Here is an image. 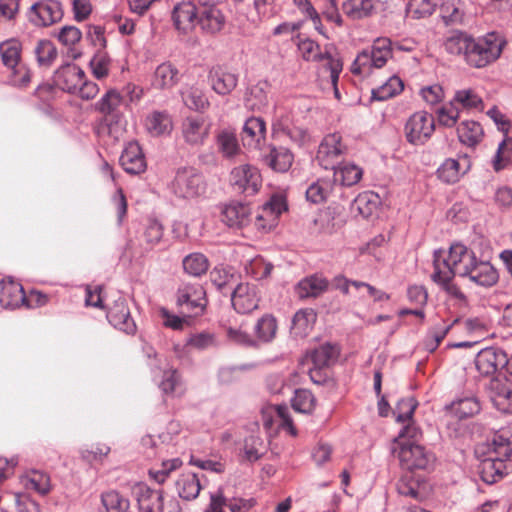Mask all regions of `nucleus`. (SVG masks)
Instances as JSON below:
<instances>
[{
	"label": "nucleus",
	"instance_id": "nucleus-1",
	"mask_svg": "<svg viewBox=\"0 0 512 512\" xmlns=\"http://www.w3.org/2000/svg\"><path fill=\"white\" fill-rule=\"evenodd\" d=\"M505 44V39L496 32L475 38L455 31L446 38L444 47L449 54L461 56L469 66L484 68L500 57Z\"/></svg>",
	"mask_w": 512,
	"mask_h": 512
},
{
	"label": "nucleus",
	"instance_id": "nucleus-2",
	"mask_svg": "<svg viewBox=\"0 0 512 512\" xmlns=\"http://www.w3.org/2000/svg\"><path fill=\"white\" fill-rule=\"evenodd\" d=\"M446 257L460 277L482 287H492L498 282L499 275L492 264L478 259L475 252L461 243L452 244Z\"/></svg>",
	"mask_w": 512,
	"mask_h": 512
},
{
	"label": "nucleus",
	"instance_id": "nucleus-3",
	"mask_svg": "<svg viewBox=\"0 0 512 512\" xmlns=\"http://www.w3.org/2000/svg\"><path fill=\"white\" fill-rule=\"evenodd\" d=\"M512 457V431L500 429L487 443V456L481 461L479 474L483 482L494 484L508 473L507 462Z\"/></svg>",
	"mask_w": 512,
	"mask_h": 512
},
{
	"label": "nucleus",
	"instance_id": "nucleus-4",
	"mask_svg": "<svg viewBox=\"0 0 512 512\" xmlns=\"http://www.w3.org/2000/svg\"><path fill=\"white\" fill-rule=\"evenodd\" d=\"M390 451L394 457L398 458L401 467L406 470H424L434 463L433 454L414 442L393 440Z\"/></svg>",
	"mask_w": 512,
	"mask_h": 512
},
{
	"label": "nucleus",
	"instance_id": "nucleus-5",
	"mask_svg": "<svg viewBox=\"0 0 512 512\" xmlns=\"http://www.w3.org/2000/svg\"><path fill=\"white\" fill-rule=\"evenodd\" d=\"M170 189L179 198L193 199L205 193L206 183L204 176L197 169L182 167L176 171Z\"/></svg>",
	"mask_w": 512,
	"mask_h": 512
},
{
	"label": "nucleus",
	"instance_id": "nucleus-6",
	"mask_svg": "<svg viewBox=\"0 0 512 512\" xmlns=\"http://www.w3.org/2000/svg\"><path fill=\"white\" fill-rule=\"evenodd\" d=\"M449 259L444 250H436L433 254L434 272L431 275L432 280L440 285L452 297L465 300L466 296L460 288L452 282L457 273L451 267Z\"/></svg>",
	"mask_w": 512,
	"mask_h": 512
},
{
	"label": "nucleus",
	"instance_id": "nucleus-7",
	"mask_svg": "<svg viewBox=\"0 0 512 512\" xmlns=\"http://www.w3.org/2000/svg\"><path fill=\"white\" fill-rule=\"evenodd\" d=\"M176 304L190 315H202L206 305V292L198 283L182 282L176 291Z\"/></svg>",
	"mask_w": 512,
	"mask_h": 512
},
{
	"label": "nucleus",
	"instance_id": "nucleus-8",
	"mask_svg": "<svg viewBox=\"0 0 512 512\" xmlns=\"http://www.w3.org/2000/svg\"><path fill=\"white\" fill-rule=\"evenodd\" d=\"M346 152L347 146L343 143L341 135L329 134L323 138L318 147L316 161L324 169L333 170L341 164Z\"/></svg>",
	"mask_w": 512,
	"mask_h": 512
},
{
	"label": "nucleus",
	"instance_id": "nucleus-9",
	"mask_svg": "<svg viewBox=\"0 0 512 512\" xmlns=\"http://www.w3.org/2000/svg\"><path fill=\"white\" fill-rule=\"evenodd\" d=\"M484 391L493 406L502 413H512V384L503 374H497L484 384Z\"/></svg>",
	"mask_w": 512,
	"mask_h": 512
},
{
	"label": "nucleus",
	"instance_id": "nucleus-10",
	"mask_svg": "<svg viewBox=\"0 0 512 512\" xmlns=\"http://www.w3.org/2000/svg\"><path fill=\"white\" fill-rule=\"evenodd\" d=\"M435 130L434 117L426 111L412 114L405 124V136L409 143L424 144Z\"/></svg>",
	"mask_w": 512,
	"mask_h": 512
},
{
	"label": "nucleus",
	"instance_id": "nucleus-11",
	"mask_svg": "<svg viewBox=\"0 0 512 512\" xmlns=\"http://www.w3.org/2000/svg\"><path fill=\"white\" fill-rule=\"evenodd\" d=\"M84 71L75 65L66 63V92L78 94L82 99L94 98L99 89L96 83L85 79Z\"/></svg>",
	"mask_w": 512,
	"mask_h": 512
},
{
	"label": "nucleus",
	"instance_id": "nucleus-12",
	"mask_svg": "<svg viewBox=\"0 0 512 512\" xmlns=\"http://www.w3.org/2000/svg\"><path fill=\"white\" fill-rule=\"evenodd\" d=\"M231 184L240 192L253 195L258 192L262 178L259 170L249 164L235 167L231 171Z\"/></svg>",
	"mask_w": 512,
	"mask_h": 512
},
{
	"label": "nucleus",
	"instance_id": "nucleus-13",
	"mask_svg": "<svg viewBox=\"0 0 512 512\" xmlns=\"http://www.w3.org/2000/svg\"><path fill=\"white\" fill-rule=\"evenodd\" d=\"M287 206L282 196L275 195L266 202L255 218L254 225L259 231L267 232L278 223L279 216L286 211Z\"/></svg>",
	"mask_w": 512,
	"mask_h": 512
},
{
	"label": "nucleus",
	"instance_id": "nucleus-14",
	"mask_svg": "<svg viewBox=\"0 0 512 512\" xmlns=\"http://www.w3.org/2000/svg\"><path fill=\"white\" fill-rule=\"evenodd\" d=\"M508 363L507 354L499 348L488 347L476 355L475 366L483 376H492Z\"/></svg>",
	"mask_w": 512,
	"mask_h": 512
},
{
	"label": "nucleus",
	"instance_id": "nucleus-15",
	"mask_svg": "<svg viewBox=\"0 0 512 512\" xmlns=\"http://www.w3.org/2000/svg\"><path fill=\"white\" fill-rule=\"evenodd\" d=\"M63 15L59 1L45 0L30 7L29 18L35 25L48 26L61 20Z\"/></svg>",
	"mask_w": 512,
	"mask_h": 512
},
{
	"label": "nucleus",
	"instance_id": "nucleus-16",
	"mask_svg": "<svg viewBox=\"0 0 512 512\" xmlns=\"http://www.w3.org/2000/svg\"><path fill=\"white\" fill-rule=\"evenodd\" d=\"M198 9L192 1L176 4L171 13L174 28L184 35L192 32L197 24Z\"/></svg>",
	"mask_w": 512,
	"mask_h": 512
},
{
	"label": "nucleus",
	"instance_id": "nucleus-17",
	"mask_svg": "<svg viewBox=\"0 0 512 512\" xmlns=\"http://www.w3.org/2000/svg\"><path fill=\"white\" fill-rule=\"evenodd\" d=\"M107 320L116 329L123 331L127 334H134L136 332V324L128 307L125 298L119 297L114 301L113 305L109 306L106 314Z\"/></svg>",
	"mask_w": 512,
	"mask_h": 512
},
{
	"label": "nucleus",
	"instance_id": "nucleus-18",
	"mask_svg": "<svg viewBox=\"0 0 512 512\" xmlns=\"http://www.w3.org/2000/svg\"><path fill=\"white\" fill-rule=\"evenodd\" d=\"M211 124L202 116H187L181 125L182 136L190 145H201L210 133Z\"/></svg>",
	"mask_w": 512,
	"mask_h": 512
},
{
	"label": "nucleus",
	"instance_id": "nucleus-19",
	"mask_svg": "<svg viewBox=\"0 0 512 512\" xmlns=\"http://www.w3.org/2000/svg\"><path fill=\"white\" fill-rule=\"evenodd\" d=\"M140 512H163L164 497L162 490L152 489L145 483L133 487Z\"/></svg>",
	"mask_w": 512,
	"mask_h": 512
},
{
	"label": "nucleus",
	"instance_id": "nucleus-20",
	"mask_svg": "<svg viewBox=\"0 0 512 512\" xmlns=\"http://www.w3.org/2000/svg\"><path fill=\"white\" fill-rule=\"evenodd\" d=\"M225 23V16L222 11L216 7V4H200L197 24H199L203 32L216 34L224 28Z\"/></svg>",
	"mask_w": 512,
	"mask_h": 512
},
{
	"label": "nucleus",
	"instance_id": "nucleus-21",
	"mask_svg": "<svg viewBox=\"0 0 512 512\" xmlns=\"http://www.w3.org/2000/svg\"><path fill=\"white\" fill-rule=\"evenodd\" d=\"M231 302L233 308L241 314L250 313L257 309L259 299L255 286L248 283L238 284L232 291Z\"/></svg>",
	"mask_w": 512,
	"mask_h": 512
},
{
	"label": "nucleus",
	"instance_id": "nucleus-22",
	"mask_svg": "<svg viewBox=\"0 0 512 512\" xmlns=\"http://www.w3.org/2000/svg\"><path fill=\"white\" fill-rule=\"evenodd\" d=\"M209 81L215 93L229 95L238 84V74L223 66H215L209 72Z\"/></svg>",
	"mask_w": 512,
	"mask_h": 512
},
{
	"label": "nucleus",
	"instance_id": "nucleus-23",
	"mask_svg": "<svg viewBox=\"0 0 512 512\" xmlns=\"http://www.w3.org/2000/svg\"><path fill=\"white\" fill-rule=\"evenodd\" d=\"M26 295L20 283L11 278L0 281V305L5 309H15L25 305Z\"/></svg>",
	"mask_w": 512,
	"mask_h": 512
},
{
	"label": "nucleus",
	"instance_id": "nucleus-24",
	"mask_svg": "<svg viewBox=\"0 0 512 512\" xmlns=\"http://www.w3.org/2000/svg\"><path fill=\"white\" fill-rule=\"evenodd\" d=\"M120 164L127 173L133 175L141 174L146 170L145 156L137 142L132 141L125 146L120 156Z\"/></svg>",
	"mask_w": 512,
	"mask_h": 512
},
{
	"label": "nucleus",
	"instance_id": "nucleus-25",
	"mask_svg": "<svg viewBox=\"0 0 512 512\" xmlns=\"http://www.w3.org/2000/svg\"><path fill=\"white\" fill-rule=\"evenodd\" d=\"M251 209L248 205L232 202L222 210V221L230 228L241 229L249 224Z\"/></svg>",
	"mask_w": 512,
	"mask_h": 512
},
{
	"label": "nucleus",
	"instance_id": "nucleus-26",
	"mask_svg": "<svg viewBox=\"0 0 512 512\" xmlns=\"http://www.w3.org/2000/svg\"><path fill=\"white\" fill-rule=\"evenodd\" d=\"M263 161L277 172H286L292 166L294 155L285 147L269 145L267 152L262 154Z\"/></svg>",
	"mask_w": 512,
	"mask_h": 512
},
{
	"label": "nucleus",
	"instance_id": "nucleus-27",
	"mask_svg": "<svg viewBox=\"0 0 512 512\" xmlns=\"http://www.w3.org/2000/svg\"><path fill=\"white\" fill-rule=\"evenodd\" d=\"M266 134L265 121L258 117H250L244 123L241 137L244 146L258 149Z\"/></svg>",
	"mask_w": 512,
	"mask_h": 512
},
{
	"label": "nucleus",
	"instance_id": "nucleus-28",
	"mask_svg": "<svg viewBox=\"0 0 512 512\" xmlns=\"http://www.w3.org/2000/svg\"><path fill=\"white\" fill-rule=\"evenodd\" d=\"M470 168V162L467 157L460 160L446 159L437 170V175L443 182L452 184L459 181L460 177L467 173Z\"/></svg>",
	"mask_w": 512,
	"mask_h": 512
},
{
	"label": "nucleus",
	"instance_id": "nucleus-29",
	"mask_svg": "<svg viewBox=\"0 0 512 512\" xmlns=\"http://www.w3.org/2000/svg\"><path fill=\"white\" fill-rule=\"evenodd\" d=\"M270 84L266 80H260L247 88L244 95L245 106L252 111H260L268 104Z\"/></svg>",
	"mask_w": 512,
	"mask_h": 512
},
{
	"label": "nucleus",
	"instance_id": "nucleus-30",
	"mask_svg": "<svg viewBox=\"0 0 512 512\" xmlns=\"http://www.w3.org/2000/svg\"><path fill=\"white\" fill-rule=\"evenodd\" d=\"M180 80L178 69L170 62H164L157 66L152 78V86L155 89H171Z\"/></svg>",
	"mask_w": 512,
	"mask_h": 512
},
{
	"label": "nucleus",
	"instance_id": "nucleus-31",
	"mask_svg": "<svg viewBox=\"0 0 512 512\" xmlns=\"http://www.w3.org/2000/svg\"><path fill=\"white\" fill-rule=\"evenodd\" d=\"M64 92V71L63 66L59 67L52 77L51 81L39 85L36 93L43 101L61 97Z\"/></svg>",
	"mask_w": 512,
	"mask_h": 512
},
{
	"label": "nucleus",
	"instance_id": "nucleus-32",
	"mask_svg": "<svg viewBox=\"0 0 512 512\" xmlns=\"http://www.w3.org/2000/svg\"><path fill=\"white\" fill-rule=\"evenodd\" d=\"M457 135L459 141L468 147H475L478 145L483 136L482 126L473 120L462 121L457 127Z\"/></svg>",
	"mask_w": 512,
	"mask_h": 512
},
{
	"label": "nucleus",
	"instance_id": "nucleus-33",
	"mask_svg": "<svg viewBox=\"0 0 512 512\" xmlns=\"http://www.w3.org/2000/svg\"><path fill=\"white\" fill-rule=\"evenodd\" d=\"M176 489L181 499L186 501L194 500L198 497L201 490L200 480L195 473H183L176 481Z\"/></svg>",
	"mask_w": 512,
	"mask_h": 512
},
{
	"label": "nucleus",
	"instance_id": "nucleus-34",
	"mask_svg": "<svg viewBox=\"0 0 512 512\" xmlns=\"http://www.w3.org/2000/svg\"><path fill=\"white\" fill-rule=\"evenodd\" d=\"M327 288L328 282L325 278L313 275L301 280L296 286V292L300 298H316L324 293Z\"/></svg>",
	"mask_w": 512,
	"mask_h": 512
},
{
	"label": "nucleus",
	"instance_id": "nucleus-35",
	"mask_svg": "<svg viewBox=\"0 0 512 512\" xmlns=\"http://www.w3.org/2000/svg\"><path fill=\"white\" fill-rule=\"evenodd\" d=\"M378 0H347L343 4L344 13L353 20L370 16L376 9Z\"/></svg>",
	"mask_w": 512,
	"mask_h": 512
},
{
	"label": "nucleus",
	"instance_id": "nucleus-36",
	"mask_svg": "<svg viewBox=\"0 0 512 512\" xmlns=\"http://www.w3.org/2000/svg\"><path fill=\"white\" fill-rule=\"evenodd\" d=\"M216 145L225 158H233L241 152L235 132L229 129H223L217 133Z\"/></svg>",
	"mask_w": 512,
	"mask_h": 512
},
{
	"label": "nucleus",
	"instance_id": "nucleus-37",
	"mask_svg": "<svg viewBox=\"0 0 512 512\" xmlns=\"http://www.w3.org/2000/svg\"><path fill=\"white\" fill-rule=\"evenodd\" d=\"M146 128L153 136L169 134L173 128L172 119L167 112L154 111L146 118Z\"/></svg>",
	"mask_w": 512,
	"mask_h": 512
},
{
	"label": "nucleus",
	"instance_id": "nucleus-38",
	"mask_svg": "<svg viewBox=\"0 0 512 512\" xmlns=\"http://www.w3.org/2000/svg\"><path fill=\"white\" fill-rule=\"evenodd\" d=\"M183 270L192 277H201L206 274L210 263L208 258L202 253H191L182 260Z\"/></svg>",
	"mask_w": 512,
	"mask_h": 512
},
{
	"label": "nucleus",
	"instance_id": "nucleus-39",
	"mask_svg": "<svg viewBox=\"0 0 512 512\" xmlns=\"http://www.w3.org/2000/svg\"><path fill=\"white\" fill-rule=\"evenodd\" d=\"M334 170L333 181L343 186H352L359 182L362 177V170L351 163L341 162Z\"/></svg>",
	"mask_w": 512,
	"mask_h": 512
},
{
	"label": "nucleus",
	"instance_id": "nucleus-40",
	"mask_svg": "<svg viewBox=\"0 0 512 512\" xmlns=\"http://www.w3.org/2000/svg\"><path fill=\"white\" fill-rule=\"evenodd\" d=\"M159 388L164 394L173 396H180L185 391L180 374L176 369H168L163 372Z\"/></svg>",
	"mask_w": 512,
	"mask_h": 512
},
{
	"label": "nucleus",
	"instance_id": "nucleus-41",
	"mask_svg": "<svg viewBox=\"0 0 512 512\" xmlns=\"http://www.w3.org/2000/svg\"><path fill=\"white\" fill-rule=\"evenodd\" d=\"M481 410V405L479 400L474 397H464L458 399L451 404L452 413L457 416L459 419H464L468 417H472L478 414Z\"/></svg>",
	"mask_w": 512,
	"mask_h": 512
},
{
	"label": "nucleus",
	"instance_id": "nucleus-42",
	"mask_svg": "<svg viewBox=\"0 0 512 512\" xmlns=\"http://www.w3.org/2000/svg\"><path fill=\"white\" fill-rule=\"evenodd\" d=\"M333 182L328 179H318L306 190V199L313 204H320L327 200L332 192Z\"/></svg>",
	"mask_w": 512,
	"mask_h": 512
},
{
	"label": "nucleus",
	"instance_id": "nucleus-43",
	"mask_svg": "<svg viewBox=\"0 0 512 512\" xmlns=\"http://www.w3.org/2000/svg\"><path fill=\"white\" fill-rule=\"evenodd\" d=\"M442 1L443 0H409L406 5L407 15L414 19L430 16Z\"/></svg>",
	"mask_w": 512,
	"mask_h": 512
},
{
	"label": "nucleus",
	"instance_id": "nucleus-44",
	"mask_svg": "<svg viewBox=\"0 0 512 512\" xmlns=\"http://www.w3.org/2000/svg\"><path fill=\"white\" fill-rule=\"evenodd\" d=\"M369 54L374 61V67L382 68L392 56L391 40L388 38L376 39L369 50Z\"/></svg>",
	"mask_w": 512,
	"mask_h": 512
},
{
	"label": "nucleus",
	"instance_id": "nucleus-45",
	"mask_svg": "<svg viewBox=\"0 0 512 512\" xmlns=\"http://www.w3.org/2000/svg\"><path fill=\"white\" fill-rule=\"evenodd\" d=\"M183 101L189 109L201 113L205 112L210 106L205 92L197 87L187 89L183 93Z\"/></svg>",
	"mask_w": 512,
	"mask_h": 512
},
{
	"label": "nucleus",
	"instance_id": "nucleus-46",
	"mask_svg": "<svg viewBox=\"0 0 512 512\" xmlns=\"http://www.w3.org/2000/svg\"><path fill=\"white\" fill-rule=\"evenodd\" d=\"M403 87L402 80L397 76H392L384 84L372 90V98L377 101H385L402 92Z\"/></svg>",
	"mask_w": 512,
	"mask_h": 512
},
{
	"label": "nucleus",
	"instance_id": "nucleus-47",
	"mask_svg": "<svg viewBox=\"0 0 512 512\" xmlns=\"http://www.w3.org/2000/svg\"><path fill=\"white\" fill-rule=\"evenodd\" d=\"M21 484L27 490L45 494L49 491V477L39 471H32L21 477Z\"/></svg>",
	"mask_w": 512,
	"mask_h": 512
},
{
	"label": "nucleus",
	"instance_id": "nucleus-48",
	"mask_svg": "<svg viewBox=\"0 0 512 512\" xmlns=\"http://www.w3.org/2000/svg\"><path fill=\"white\" fill-rule=\"evenodd\" d=\"M101 501L107 512H127L130 508L129 499L114 490L103 493Z\"/></svg>",
	"mask_w": 512,
	"mask_h": 512
},
{
	"label": "nucleus",
	"instance_id": "nucleus-49",
	"mask_svg": "<svg viewBox=\"0 0 512 512\" xmlns=\"http://www.w3.org/2000/svg\"><path fill=\"white\" fill-rule=\"evenodd\" d=\"M457 107L460 105L467 110H482L483 101L481 97L476 94L472 89H463L456 91L453 99L451 100Z\"/></svg>",
	"mask_w": 512,
	"mask_h": 512
},
{
	"label": "nucleus",
	"instance_id": "nucleus-50",
	"mask_svg": "<svg viewBox=\"0 0 512 512\" xmlns=\"http://www.w3.org/2000/svg\"><path fill=\"white\" fill-rule=\"evenodd\" d=\"M0 54L3 64L12 69L20 63V44L15 41H6L0 44Z\"/></svg>",
	"mask_w": 512,
	"mask_h": 512
},
{
	"label": "nucleus",
	"instance_id": "nucleus-51",
	"mask_svg": "<svg viewBox=\"0 0 512 512\" xmlns=\"http://www.w3.org/2000/svg\"><path fill=\"white\" fill-rule=\"evenodd\" d=\"M183 462L180 458L165 460L161 463L160 468H151L149 476L158 484H163L170 476L171 472L179 469Z\"/></svg>",
	"mask_w": 512,
	"mask_h": 512
},
{
	"label": "nucleus",
	"instance_id": "nucleus-52",
	"mask_svg": "<svg viewBox=\"0 0 512 512\" xmlns=\"http://www.w3.org/2000/svg\"><path fill=\"white\" fill-rule=\"evenodd\" d=\"M292 407L297 412L309 414L315 408V397L307 389H297L292 399Z\"/></svg>",
	"mask_w": 512,
	"mask_h": 512
},
{
	"label": "nucleus",
	"instance_id": "nucleus-53",
	"mask_svg": "<svg viewBox=\"0 0 512 512\" xmlns=\"http://www.w3.org/2000/svg\"><path fill=\"white\" fill-rule=\"evenodd\" d=\"M122 97L116 91L107 92L99 101L98 109L106 116L118 117V109L121 106Z\"/></svg>",
	"mask_w": 512,
	"mask_h": 512
},
{
	"label": "nucleus",
	"instance_id": "nucleus-54",
	"mask_svg": "<svg viewBox=\"0 0 512 512\" xmlns=\"http://www.w3.org/2000/svg\"><path fill=\"white\" fill-rule=\"evenodd\" d=\"M337 353V349L333 345L327 343L316 348L311 354V359L314 366L321 369L328 366L330 362L336 358Z\"/></svg>",
	"mask_w": 512,
	"mask_h": 512
},
{
	"label": "nucleus",
	"instance_id": "nucleus-55",
	"mask_svg": "<svg viewBox=\"0 0 512 512\" xmlns=\"http://www.w3.org/2000/svg\"><path fill=\"white\" fill-rule=\"evenodd\" d=\"M277 324L274 317L265 315L257 321L255 333L259 340L263 342L271 341L276 333Z\"/></svg>",
	"mask_w": 512,
	"mask_h": 512
},
{
	"label": "nucleus",
	"instance_id": "nucleus-56",
	"mask_svg": "<svg viewBox=\"0 0 512 512\" xmlns=\"http://www.w3.org/2000/svg\"><path fill=\"white\" fill-rule=\"evenodd\" d=\"M35 54L40 66H50L57 56V49L49 40H40L35 48Z\"/></svg>",
	"mask_w": 512,
	"mask_h": 512
},
{
	"label": "nucleus",
	"instance_id": "nucleus-57",
	"mask_svg": "<svg viewBox=\"0 0 512 512\" xmlns=\"http://www.w3.org/2000/svg\"><path fill=\"white\" fill-rule=\"evenodd\" d=\"M459 116V107H457L452 101L437 110L438 123L444 127H454Z\"/></svg>",
	"mask_w": 512,
	"mask_h": 512
},
{
	"label": "nucleus",
	"instance_id": "nucleus-58",
	"mask_svg": "<svg viewBox=\"0 0 512 512\" xmlns=\"http://www.w3.org/2000/svg\"><path fill=\"white\" fill-rule=\"evenodd\" d=\"M418 402L413 397L403 398L397 402L393 411L398 422L404 423L412 419Z\"/></svg>",
	"mask_w": 512,
	"mask_h": 512
},
{
	"label": "nucleus",
	"instance_id": "nucleus-59",
	"mask_svg": "<svg viewBox=\"0 0 512 512\" xmlns=\"http://www.w3.org/2000/svg\"><path fill=\"white\" fill-rule=\"evenodd\" d=\"M244 458L249 462H255L259 460L263 455V440L258 437L251 435L244 441Z\"/></svg>",
	"mask_w": 512,
	"mask_h": 512
},
{
	"label": "nucleus",
	"instance_id": "nucleus-60",
	"mask_svg": "<svg viewBox=\"0 0 512 512\" xmlns=\"http://www.w3.org/2000/svg\"><path fill=\"white\" fill-rule=\"evenodd\" d=\"M293 125L292 115L287 111L279 110L272 121V134L275 137L285 136Z\"/></svg>",
	"mask_w": 512,
	"mask_h": 512
},
{
	"label": "nucleus",
	"instance_id": "nucleus-61",
	"mask_svg": "<svg viewBox=\"0 0 512 512\" xmlns=\"http://www.w3.org/2000/svg\"><path fill=\"white\" fill-rule=\"evenodd\" d=\"M316 319V314L311 309L299 310L295 313L292 323L294 329L298 330L299 334H306L312 327Z\"/></svg>",
	"mask_w": 512,
	"mask_h": 512
},
{
	"label": "nucleus",
	"instance_id": "nucleus-62",
	"mask_svg": "<svg viewBox=\"0 0 512 512\" xmlns=\"http://www.w3.org/2000/svg\"><path fill=\"white\" fill-rule=\"evenodd\" d=\"M374 67V61L371 59L369 50L360 52L351 65V72L355 75L367 76L371 73Z\"/></svg>",
	"mask_w": 512,
	"mask_h": 512
},
{
	"label": "nucleus",
	"instance_id": "nucleus-63",
	"mask_svg": "<svg viewBox=\"0 0 512 512\" xmlns=\"http://www.w3.org/2000/svg\"><path fill=\"white\" fill-rule=\"evenodd\" d=\"M298 49L306 61H322L324 55L320 51V46L311 39H304L298 43Z\"/></svg>",
	"mask_w": 512,
	"mask_h": 512
},
{
	"label": "nucleus",
	"instance_id": "nucleus-64",
	"mask_svg": "<svg viewBox=\"0 0 512 512\" xmlns=\"http://www.w3.org/2000/svg\"><path fill=\"white\" fill-rule=\"evenodd\" d=\"M9 82L16 87H26L31 81V73L28 67L24 64H19L16 67L9 69Z\"/></svg>",
	"mask_w": 512,
	"mask_h": 512
}]
</instances>
